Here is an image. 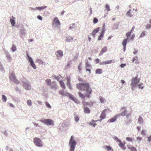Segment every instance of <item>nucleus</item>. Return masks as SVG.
<instances>
[{
	"mask_svg": "<svg viewBox=\"0 0 151 151\" xmlns=\"http://www.w3.org/2000/svg\"><path fill=\"white\" fill-rule=\"evenodd\" d=\"M76 87L81 91H85V96L88 98L90 97V95L91 94L92 90L88 83L84 82L81 83H78L76 85Z\"/></svg>",
	"mask_w": 151,
	"mask_h": 151,
	"instance_id": "nucleus-1",
	"label": "nucleus"
},
{
	"mask_svg": "<svg viewBox=\"0 0 151 151\" xmlns=\"http://www.w3.org/2000/svg\"><path fill=\"white\" fill-rule=\"evenodd\" d=\"M140 79L135 77L133 78L131 80L132 89L134 90V88L138 85V83L139 82Z\"/></svg>",
	"mask_w": 151,
	"mask_h": 151,
	"instance_id": "nucleus-2",
	"label": "nucleus"
},
{
	"mask_svg": "<svg viewBox=\"0 0 151 151\" xmlns=\"http://www.w3.org/2000/svg\"><path fill=\"white\" fill-rule=\"evenodd\" d=\"M73 138L74 137L73 136H71L69 142V145L70 147V151H73L75 148V146L76 145V142L75 141V140L73 139Z\"/></svg>",
	"mask_w": 151,
	"mask_h": 151,
	"instance_id": "nucleus-3",
	"label": "nucleus"
},
{
	"mask_svg": "<svg viewBox=\"0 0 151 151\" xmlns=\"http://www.w3.org/2000/svg\"><path fill=\"white\" fill-rule=\"evenodd\" d=\"M33 142L35 144L37 147H41L43 146L42 142L41 139L37 137L33 139Z\"/></svg>",
	"mask_w": 151,
	"mask_h": 151,
	"instance_id": "nucleus-4",
	"label": "nucleus"
},
{
	"mask_svg": "<svg viewBox=\"0 0 151 151\" xmlns=\"http://www.w3.org/2000/svg\"><path fill=\"white\" fill-rule=\"evenodd\" d=\"M40 121L44 123L47 125H53V121L52 120L50 119H41V120Z\"/></svg>",
	"mask_w": 151,
	"mask_h": 151,
	"instance_id": "nucleus-5",
	"label": "nucleus"
},
{
	"mask_svg": "<svg viewBox=\"0 0 151 151\" xmlns=\"http://www.w3.org/2000/svg\"><path fill=\"white\" fill-rule=\"evenodd\" d=\"M9 78L11 81L14 82L15 83L18 84L19 83V81L16 78L15 75L14 73H11L9 76Z\"/></svg>",
	"mask_w": 151,
	"mask_h": 151,
	"instance_id": "nucleus-6",
	"label": "nucleus"
},
{
	"mask_svg": "<svg viewBox=\"0 0 151 151\" xmlns=\"http://www.w3.org/2000/svg\"><path fill=\"white\" fill-rule=\"evenodd\" d=\"M107 111V110L106 109L103 110L100 116V119L99 120V121L101 122L103 119L105 118L106 116V112Z\"/></svg>",
	"mask_w": 151,
	"mask_h": 151,
	"instance_id": "nucleus-7",
	"label": "nucleus"
},
{
	"mask_svg": "<svg viewBox=\"0 0 151 151\" xmlns=\"http://www.w3.org/2000/svg\"><path fill=\"white\" fill-rule=\"evenodd\" d=\"M27 56L28 57L29 61V62L31 65L34 69H36V67L34 64V61L32 58L30 57L28 54L27 55Z\"/></svg>",
	"mask_w": 151,
	"mask_h": 151,
	"instance_id": "nucleus-8",
	"label": "nucleus"
},
{
	"mask_svg": "<svg viewBox=\"0 0 151 151\" xmlns=\"http://www.w3.org/2000/svg\"><path fill=\"white\" fill-rule=\"evenodd\" d=\"M59 93L62 96H70V94L66 92L65 91H64L63 90H60L59 91Z\"/></svg>",
	"mask_w": 151,
	"mask_h": 151,
	"instance_id": "nucleus-9",
	"label": "nucleus"
},
{
	"mask_svg": "<svg viewBox=\"0 0 151 151\" xmlns=\"http://www.w3.org/2000/svg\"><path fill=\"white\" fill-rule=\"evenodd\" d=\"M119 142V145L120 147L123 150H125L126 149V147L124 146V145L125 144V142H121V141L120 140V142Z\"/></svg>",
	"mask_w": 151,
	"mask_h": 151,
	"instance_id": "nucleus-10",
	"label": "nucleus"
},
{
	"mask_svg": "<svg viewBox=\"0 0 151 151\" xmlns=\"http://www.w3.org/2000/svg\"><path fill=\"white\" fill-rule=\"evenodd\" d=\"M119 116V115L116 114L113 117L109 120L108 121L109 122H113L116 120L118 117Z\"/></svg>",
	"mask_w": 151,
	"mask_h": 151,
	"instance_id": "nucleus-11",
	"label": "nucleus"
},
{
	"mask_svg": "<svg viewBox=\"0 0 151 151\" xmlns=\"http://www.w3.org/2000/svg\"><path fill=\"white\" fill-rule=\"evenodd\" d=\"M128 39H124L122 42V44L124 47V52L126 50V46L128 42Z\"/></svg>",
	"mask_w": 151,
	"mask_h": 151,
	"instance_id": "nucleus-12",
	"label": "nucleus"
},
{
	"mask_svg": "<svg viewBox=\"0 0 151 151\" xmlns=\"http://www.w3.org/2000/svg\"><path fill=\"white\" fill-rule=\"evenodd\" d=\"M69 98L73 101L75 103L77 104H79L80 103L78 99L76 98H74L73 96L71 94H70L69 96Z\"/></svg>",
	"mask_w": 151,
	"mask_h": 151,
	"instance_id": "nucleus-13",
	"label": "nucleus"
},
{
	"mask_svg": "<svg viewBox=\"0 0 151 151\" xmlns=\"http://www.w3.org/2000/svg\"><path fill=\"white\" fill-rule=\"evenodd\" d=\"M53 24H55L56 25H60V23L57 17H55L53 22Z\"/></svg>",
	"mask_w": 151,
	"mask_h": 151,
	"instance_id": "nucleus-14",
	"label": "nucleus"
},
{
	"mask_svg": "<svg viewBox=\"0 0 151 151\" xmlns=\"http://www.w3.org/2000/svg\"><path fill=\"white\" fill-rule=\"evenodd\" d=\"M112 60H106L104 61H103L100 63V65H104L106 64H110L113 63Z\"/></svg>",
	"mask_w": 151,
	"mask_h": 151,
	"instance_id": "nucleus-15",
	"label": "nucleus"
},
{
	"mask_svg": "<svg viewBox=\"0 0 151 151\" xmlns=\"http://www.w3.org/2000/svg\"><path fill=\"white\" fill-rule=\"evenodd\" d=\"M99 30V28L98 27L96 29H95L93 31L92 33H91V35H92L93 36H94L98 32Z\"/></svg>",
	"mask_w": 151,
	"mask_h": 151,
	"instance_id": "nucleus-16",
	"label": "nucleus"
},
{
	"mask_svg": "<svg viewBox=\"0 0 151 151\" xmlns=\"http://www.w3.org/2000/svg\"><path fill=\"white\" fill-rule=\"evenodd\" d=\"M56 56L58 57L62 56L63 55V51L61 50H58L56 53Z\"/></svg>",
	"mask_w": 151,
	"mask_h": 151,
	"instance_id": "nucleus-17",
	"label": "nucleus"
},
{
	"mask_svg": "<svg viewBox=\"0 0 151 151\" xmlns=\"http://www.w3.org/2000/svg\"><path fill=\"white\" fill-rule=\"evenodd\" d=\"M98 121H99V120H98L95 121L94 120H92L91 122L89 123V125L94 127L96 125V124L95 122Z\"/></svg>",
	"mask_w": 151,
	"mask_h": 151,
	"instance_id": "nucleus-18",
	"label": "nucleus"
},
{
	"mask_svg": "<svg viewBox=\"0 0 151 151\" xmlns=\"http://www.w3.org/2000/svg\"><path fill=\"white\" fill-rule=\"evenodd\" d=\"M82 103L84 106L86 105H92L93 104V102L92 101L86 102L84 101H83Z\"/></svg>",
	"mask_w": 151,
	"mask_h": 151,
	"instance_id": "nucleus-19",
	"label": "nucleus"
},
{
	"mask_svg": "<svg viewBox=\"0 0 151 151\" xmlns=\"http://www.w3.org/2000/svg\"><path fill=\"white\" fill-rule=\"evenodd\" d=\"M15 19V18L13 16H12V18H11L10 19V22L12 26H14L15 24V22L14 20Z\"/></svg>",
	"mask_w": 151,
	"mask_h": 151,
	"instance_id": "nucleus-20",
	"label": "nucleus"
},
{
	"mask_svg": "<svg viewBox=\"0 0 151 151\" xmlns=\"http://www.w3.org/2000/svg\"><path fill=\"white\" fill-rule=\"evenodd\" d=\"M107 50V48L106 47H104L103 48L99 54V55H102L104 53L106 52Z\"/></svg>",
	"mask_w": 151,
	"mask_h": 151,
	"instance_id": "nucleus-21",
	"label": "nucleus"
},
{
	"mask_svg": "<svg viewBox=\"0 0 151 151\" xmlns=\"http://www.w3.org/2000/svg\"><path fill=\"white\" fill-rule=\"evenodd\" d=\"M104 148L106 149L107 151H113V150L112 149V148L109 145H106L104 147Z\"/></svg>",
	"mask_w": 151,
	"mask_h": 151,
	"instance_id": "nucleus-22",
	"label": "nucleus"
},
{
	"mask_svg": "<svg viewBox=\"0 0 151 151\" xmlns=\"http://www.w3.org/2000/svg\"><path fill=\"white\" fill-rule=\"evenodd\" d=\"M59 82L62 88L63 89H65V86L62 80H60L59 81Z\"/></svg>",
	"mask_w": 151,
	"mask_h": 151,
	"instance_id": "nucleus-23",
	"label": "nucleus"
},
{
	"mask_svg": "<svg viewBox=\"0 0 151 151\" xmlns=\"http://www.w3.org/2000/svg\"><path fill=\"white\" fill-rule=\"evenodd\" d=\"M84 111L86 113L89 114L90 113V109L87 107H84Z\"/></svg>",
	"mask_w": 151,
	"mask_h": 151,
	"instance_id": "nucleus-24",
	"label": "nucleus"
},
{
	"mask_svg": "<svg viewBox=\"0 0 151 151\" xmlns=\"http://www.w3.org/2000/svg\"><path fill=\"white\" fill-rule=\"evenodd\" d=\"M102 70L101 69H97L96 71V74H101L102 73Z\"/></svg>",
	"mask_w": 151,
	"mask_h": 151,
	"instance_id": "nucleus-25",
	"label": "nucleus"
},
{
	"mask_svg": "<svg viewBox=\"0 0 151 151\" xmlns=\"http://www.w3.org/2000/svg\"><path fill=\"white\" fill-rule=\"evenodd\" d=\"M50 87L52 88H56L57 85L55 83L53 82L52 84L50 86Z\"/></svg>",
	"mask_w": 151,
	"mask_h": 151,
	"instance_id": "nucleus-26",
	"label": "nucleus"
},
{
	"mask_svg": "<svg viewBox=\"0 0 151 151\" xmlns=\"http://www.w3.org/2000/svg\"><path fill=\"white\" fill-rule=\"evenodd\" d=\"M127 148L130 150H136V149L134 147H133L130 145H128L127 146Z\"/></svg>",
	"mask_w": 151,
	"mask_h": 151,
	"instance_id": "nucleus-27",
	"label": "nucleus"
},
{
	"mask_svg": "<svg viewBox=\"0 0 151 151\" xmlns=\"http://www.w3.org/2000/svg\"><path fill=\"white\" fill-rule=\"evenodd\" d=\"M133 62H135L136 63H138L139 61L138 60V58L137 57H135L133 60Z\"/></svg>",
	"mask_w": 151,
	"mask_h": 151,
	"instance_id": "nucleus-28",
	"label": "nucleus"
},
{
	"mask_svg": "<svg viewBox=\"0 0 151 151\" xmlns=\"http://www.w3.org/2000/svg\"><path fill=\"white\" fill-rule=\"evenodd\" d=\"M45 82L47 84L48 86H50L51 85V80L50 79H47L45 80Z\"/></svg>",
	"mask_w": 151,
	"mask_h": 151,
	"instance_id": "nucleus-29",
	"label": "nucleus"
},
{
	"mask_svg": "<svg viewBox=\"0 0 151 151\" xmlns=\"http://www.w3.org/2000/svg\"><path fill=\"white\" fill-rule=\"evenodd\" d=\"M138 121L139 123V124H142L143 122V119L142 118L141 116H140L139 117V118L138 119Z\"/></svg>",
	"mask_w": 151,
	"mask_h": 151,
	"instance_id": "nucleus-30",
	"label": "nucleus"
},
{
	"mask_svg": "<svg viewBox=\"0 0 151 151\" xmlns=\"http://www.w3.org/2000/svg\"><path fill=\"white\" fill-rule=\"evenodd\" d=\"M127 111L126 110H124L123 112H122L120 114H118L119 115V116H124L125 115Z\"/></svg>",
	"mask_w": 151,
	"mask_h": 151,
	"instance_id": "nucleus-31",
	"label": "nucleus"
},
{
	"mask_svg": "<svg viewBox=\"0 0 151 151\" xmlns=\"http://www.w3.org/2000/svg\"><path fill=\"white\" fill-rule=\"evenodd\" d=\"M47 6H42V7H37L36 8V9L39 10H41L42 9H45L47 8Z\"/></svg>",
	"mask_w": 151,
	"mask_h": 151,
	"instance_id": "nucleus-32",
	"label": "nucleus"
},
{
	"mask_svg": "<svg viewBox=\"0 0 151 151\" xmlns=\"http://www.w3.org/2000/svg\"><path fill=\"white\" fill-rule=\"evenodd\" d=\"M36 61V62L38 63L39 64H43L42 61L39 59H37Z\"/></svg>",
	"mask_w": 151,
	"mask_h": 151,
	"instance_id": "nucleus-33",
	"label": "nucleus"
},
{
	"mask_svg": "<svg viewBox=\"0 0 151 151\" xmlns=\"http://www.w3.org/2000/svg\"><path fill=\"white\" fill-rule=\"evenodd\" d=\"M2 99L3 102H5L7 100L6 97L4 95H2Z\"/></svg>",
	"mask_w": 151,
	"mask_h": 151,
	"instance_id": "nucleus-34",
	"label": "nucleus"
},
{
	"mask_svg": "<svg viewBox=\"0 0 151 151\" xmlns=\"http://www.w3.org/2000/svg\"><path fill=\"white\" fill-rule=\"evenodd\" d=\"M143 83H140L139 84L138 86L139 88L142 89L144 88V86H143Z\"/></svg>",
	"mask_w": 151,
	"mask_h": 151,
	"instance_id": "nucleus-35",
	"label": "nucleus"
},
{
	"mask_svg": "<svg viewBox=\"0 0 151 151\" xmlns=\"http://www.w3.org/2000/svg\"><path fill=\"white\" fill-rule=\"evenodd\" d=\"M79 95L80 97L82 98H85V95H84L81 92L79 93Z\"/></svg>",
	"mask_w": 151,
	"mask_h": 151,
	"instance_id": "nucleus-36",
	"label": "nucleus"
},
{
	"mask_svg": "<svg viewBox=\"0 0 151 151\" xmlns=\"http://www.w3.org/2000/svg\"><path fill=\"white\" fill-rule=\"evenodd\" d=\"M131 33L132 32H131L129 31V32H127L126 33V36L127 37V39L130 37Z\"/></svg>",
	"mask_w": 151,
	"mask_h": 151,
	"instance_id": "nucleus-37",
	"label": "nucleus"
},
{
	"mask_svg": "<svg viewBox=\"0 0 151 151\" xmlns=\"http://www.w3.org/2000/svg\"><path fill=\"white\" fill-rule=\"evenodd\" d=\"M12 52H14L16 50V47L14 45H13L12 47Z\"/></svg>",
	"mask_w": 151,
	"mask_h": 151,
	"instance_id": "nucleus-38",
	"label": "nucleus"
},
{
	"mask_svg": "<svg viewBox=\"0 0 151 151\" xmlns=\"http://www.w3.org/2000/svg\"><path fill=\"white\" fill-rule=\"evenodd\" d=\"M27 104L28 105H29V106H31L32 105L31 101L30 100H27Z\"/></svg>",
	"mask_w": 151,
	"mask_h": 151,
	"instance_id": "nucleus-39",
	"label": "nucleus"
},
{
	"mask_svg": "<svg viewBox=\"0 0 151 151\" xmlns=\"http://www.w3.org/2000/svg\"><path fill=\"white\" fill-rule=\"evenodd\" d=\"M130 11V10H129L127 12V16L131 17L133 16V15L131 14Z\"/></svg>",
	"mask_w": 151,
	"mask_h": 151,
	"instance_id": "nucleus-40",
	"label": "nucleus"
},
{
	"mask_svg": "<svg viewBox=\"0 0 151 151\" xmlns=\"http://www.w3.org/2000/svg\"><path fill=\"white\" fill-rule=\"evenodd\" d=\"M126 139L127 141L130 142H132L133 140L130 137H127Z\"/></svg>",
	"mask_w": 151,
	"mask_h": 151,
	"instance_id": "nucleus-41",
	"label": "nucleus"
},
{
	"mask_svg": "<svg viewBox=\"0 0 151 151\" xmlns=\"http://www.w3.org/2000/svg\"><path fill=\"white\" fill-rule=\"evenodd\" d=\"M106 9L107 11H109L110 10V7L108 4L106 5Z\"/></svg>",
	"mask_w": 151,
	"mask_h": 151,
	"instance_id": "nucleus-42",
	"label": "nucleus"
},
{
	"mask_svg": "<svg viewBox=\"0 0 151 151\" xmlns=\"http://www.w3.org/2000/svg\"><path fill=\"white\" fill-rule=\"evenodd\" d=\"M81 67H82V63H80L78 66V69L80 70L81 71Z\"/></svg>",
	"mask_w": 151,
	"mask_h": 151,
	"instance_id": "nucleus-43",
	"label": "nucleus"
},
{
	"mask_svg": "<svg viewBox=\"0 0 151 151\" xmlns=\"http://www.w3.org/2000/svg\"><path fill=\"white\" fill-rule=\"evenodd\" d=\"M104 36V35L102 34H101L99 36L98 40H101V38L103 37Z\"/></svg>",
	"mask_w": 151,
	"mask_h": 151,
	"instance_id": "nucleus-44",
	"label": "nucleus"
},
{
	"mask_svg": "<svg viewBox=\"0 0 151 151\" xmlns=\"http://www.w3.org/2000/svg\"><path fill=\"white\" fill-rule=\"evenodd\" d=\"M145 32H142L141 34L139 37L141 38L145 36Z\"/></svg>",
	"mask_w": 151,
	"mask_h": 151,
	"instance_id": "nucleus-45",
	"label": "nucleus"
},
{
	"mask_svg": "<svg viewBox=\"0 0 151 151\" xmlns=\"http://www.w3.org/2000/svg\"><path fill=\"white\" fill-rule=\"evenodd\" d=\"M67 85L69 87V88L70 89H71V88L70 82H67Z\"/></svg>",
	"mask_w": 151,
	"mask_h": 151,
	"instance_id": "nucleus-46",
	"label": "nucleus"
},
{
	"mask_svg": "<svg viewBox=\"0 0 151 151\" xmlns=\"http://www.w3.org/2000/svg\"><path fill=\"white\" fill-rule=\"evenodd\" d=\"M114 139L117 142H120L121 140L120 139H119L117 137H114Z\"/></svg>",
	"mask_w": 151,
	"mask_h": 151,
	"instance_id": "nucleus-47",
	"label": "nucleus"
},
{
	"mask_svg": "<svg viewBox=\"0 0 151 151\" xmlns=\"http://www.w3.org/2000/svg\"><path fill=\"white\" fill-rule=\"evenodd\" d=\"M79 120V117L76 116L75 117V120L76 122H78Z\"/></svg>",
	"mask_w": 151,
	"mask_h": 151,
	"instance_id": "nucleus-48",
	"label": "nucleus"
},
{
	"mask_svg": "<svg viewBox=\"0 0 151 151\" xmlns=\"http://www.w3.org/2000/svg\"><path fill=\"white\" fill-rule=\"evenodd\" d=\"M66 80L67 81V82H70V79L69 77L68 76H67L65 78Z\"/></svg>",
	"mask_w": 151,
	"mask_h": 151,
	"instance_id": "nucleus-49",
	"label": "nucleus"
},
{
	"mask_svg": "<svg viewBox=\"0 0 151 151\" xmlns=\"http://www.w3.org/2000/svg\"><path fill=\"white\" fill-rule=\"evenodd\" d=\"M98 21V19L96 18H94L93 20V22L94 23H97Z\"/></svg>",
	"mask_w": 151,
	"mask_h": 151,
	"instance_id": "nucleus-50",
	"label": "nucleus"
},
{
	"mask_svg": "<svg viewBox=\"0 0 151 151\" xmlns=\"http://www.w3.org/2000/svg\"><path fill=\"white\" fill-rule=\"evenodd\" d=\"M45 103L47 107L48 108H51V107L48 103L47 102H46Z\"/></svg>",
	"mask_w": 151,
	"mask_h": 151,
	"instance_id": "nucleus-51",
	"label": "nucleus"
},
{
	"mask_svg": "<svg viewBox=\"0 0 151 151\" xmlns=\"http://www.w3.org/2000/svg\"><path fill=\"white\" fill-rule=\"evenodd\" d=\"M100 101L101 103H103L104 101V99L102 97H101L100 98Z\"/></svg>",
	"mask_w": 151,
	"mask_h": 151,
	"instance_id": "nucleus-52",
	"label": "nucleus"
},
{
	"mask_svg": "<svg viewBox=\"0 0 151 151\" xmlns=\"http://www.w3.org/2000/svg\"><path fill=\"white\" fill-rule=\"evenodd\" d=\"M141 134L142 135H145V130H142L141 131Z\"/></svg>",
	"mask_w": 151,
	"mask_h": 151,
	"instance_id": "nucleus-53",
	"label": "nucleus"
},
{
	"mask_svg": "<svg viewBox=\"0 0 151 151\" xmlns=\"http://www.w3.org/2000/svg\"><path fill=\"white\" fill-rule=\"evenodd\" d=\"M151 27V25L149 24H148L146 26V28L147 29H148Z\"/></svg>",
	"mask_w": 151,
	"mask_h": 151,
	"instance_id": "nucleus-54",
	"label": "nucleus"
},
{
	"mask_svg": "<svg viewBox=\"0 0 151 151\" xmlns=\"http://www.w3.org/2000/svg\"><path fill=\"white\" fill-rule=\"evenodd\" d=\"M37 18L38 19L40 20H42V17L40 16H38L37 17Z\"/></svg>",
	"mask_w": 151,
	"mask_h": 151,
	"instance_id": "nucleus-55",
	"label": "nucleus"
},
{
	"mask_svg": "<svg viewBox=\"0 0 151 151\" xmlns=\"http://www.w3.org/2000/svg\"><path fill=\"white\" fill-rule=\"evenodd\" d=\"M126 65L125 64H122L120 65V67L121 68H123L124 67V66H126Z\"/></svg>",
	"mask_w": 151,
	"mask_h": 151,
	"instance_id": "nucleus-56",
	"label": "nucleus"
},
{
	"mask_svg": "<svg viewBox=\"0 0 151 151\" xmlns=\"http://www.w3.org/2000/svg\"><path fill=\"white\" fill-rule=\"evenodd\" d=\"M135 36V35L134 34L133 35H132L131 37L130 38V39L132 40H133L134 39V38Z\"/></svg>",
	"mask_w": 151,
	"mask_h": 151,
	"instance_id": "nucleus-57",
	"label": "nucleus"
},
{
	"mask_svg": "<svg viewBox=\"0 0 151 151\" xmlns=\"http://www.w3.org/2000/svg\"><path fill=\"white\" fill-rule=\"evenodd\" d=\"M95 61L96 63H98L99 62L100 60L99 59L97 58L95 60Z\"/></svg>",
	"mask_w": 151,
	"mask_h": 151,
	"instance_id": "nucleus-58",
	"label": "nucleus"
},
{
	"mask_svg": "<svg viewBox=\"0 0 151 151\" xmlns=\"http://www.w3.org/2000/svg\"><path fill=\"white\" fill-rule=\"evenodd\" d=\"M86 65L87 67H89L90 66V65L89 64H88V63H86Z\"/></svg>",
	"mask_w": 151,
	"mask_h": 151,
	"instance_id": "nucleus-59",
	"label": "nucleus"
},
{
	"mask_svg": "<svg viewBox=\"0 0 151 151\" xmlns=\"http://www.w3.org/2000/svg\"><path fill=\"white\" fill-rule=\"evenodd\" d=\"M137 140H141L142 139V138L139 137H137Z\"/></svg>",
	"mask_w": 151,
	"mask_h": 151,
	"instance_id": "nucleus-60",
	"label": "nucleus"
},
{
	"mask_svg": "<svg viewBox=\"0 0 151 151\" xmlns=\"http://www.w3.org/2000/svg\"><path fill=\"white\" fill-rule=\"evenodd\" d=\"M148 141L149 142L151 141V136H150L148 138Z\"/></svg>",
	"mask_w": 151,
	"mask_h": 151,
	"instance_id": "nucleus-61",
	"label": "nucleus"
},
{
	"mask_svg": "<svg viewBox=\"0 0 151 151\" xmlns=\"http://www.w3.org/2000/svg\"><path fill=\"white\" fill-rule=\"evenodd\" d=\"M134 27H133L132 29L130 30V32H132L134 30Z\"/></svg>",
	"mask_w": 151,
	"mask_h": 151,
	"instance_id": "nucleus-62",
	"label": "nucleus"
},
{
	"mask_svg": "<svg viewBox=\"0 0 151 151\" xmlns=\"http://www.w3.org/2000/svg\"><path fill=\"white\" fill-rule=\"evenodd\" d=\"M86 71L89 72V74H90L91 73V70L90 69L88 68V69H87Z\"/></svg>",
	"mask_w": 151,
	"mask_h": 151,
	"instance_id": "nucleus-63",
	"label": "nucleus"
},
{
	"mask_svg": "<svg viewBox=\"0 0 151 151\" xmlns=\"http://www.w3.org/2000/svg\"><path fill=\"white\" fill-rule=\"evenodd\" d=\"M55 79H56L58 81H59V78L58 77L55 76Z\"/></svg>",
	"mask_w": 151,
	"mask_h": 151,
	"instance_id": "nucleus-64",
	"label": "nucleus"
}]
</instances>
